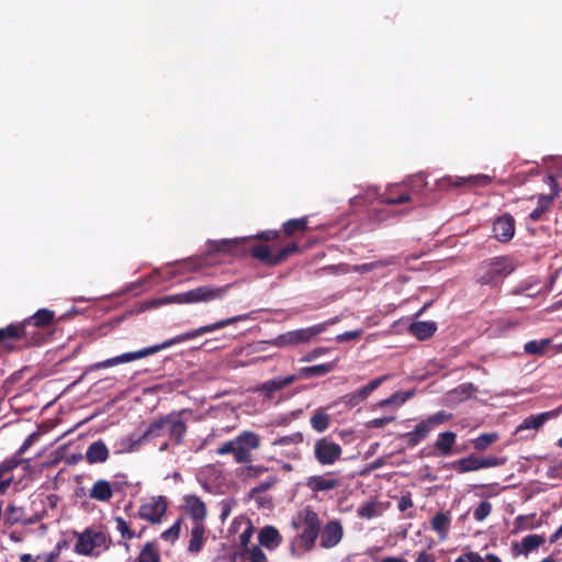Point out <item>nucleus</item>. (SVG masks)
<instances>
[{
  "instance_id": "nucleus-20",
  "label": "nucleus",
  "mask_w": 562,
  "mask_h": 562,
  "mask_svg": "<svg viewBox=\"0 0 562 562\" xmlns=\"http://www.w3.org/2000/svg\"><path fill=\"white\" fill-rule=\"evenodd\" d=\"M45 329L38 328L25 319L21 322V334L24 346H37L46 341L47 335Z\"/></svg>"
},
{
  "instance_id": "nucleus-16",
  "label": "nucleus",
  "mask_w": 562,
  "mask_h": 562,
  "mask_svg": "<svg viewBox=\"0 0 562 562\" xmlns=\"http://www.w3.org/2000/svg\"><path fill=\"white\" fill-rule=\"evenodd\" d=\"M562 414V404L557 408L548 412H543L536 415H530L522 420V423L517 427L516 432H520L526 429H535L538 430L543 424L552 418H555Z\"/></svg>"
},
{
  "instance_id": "nucleus-15",
  "label": "nucleus",
  "mask_w": 562,
  "mask_h": 562,
  "mask_svg": "<svg viewBox=\"0 0 562 562\" xmlns=\"http://www.w3.org/2000/svg\"><path fill=\"white\" fill-rule=\"evenodd\" d=\"M494 237L502 243L509 241L515 234V220L509 213L497 217L493 223Z\"/></svg>"
},
{
  "instance_id": "nucleus-36",
  "label": "nucleus",
  "mask_w": 562,
  "mask_h": 562,
  "mask_svg": "<svg viewBox=\"0 0 562 562\" xmlns=\"http://www.w3.org/2000/svg\"><path fill=\"white\" fill-rule=\"evenodd\" d=\"M311 426L317 432H324L330 426V416L324 408H318L311 417Z\"/></svg>"
},
{
  "instance_id": "nucleus-25",
  "label": "nucleus",
  "mask_w": 562,
  "mask_h": 562,
  "mask_svg": "<svg viewBox=\"0 0 562 562\" xmlns=\"http://www.w3.org/2000/svg\"><path fill=\"white\" fill-rule=\"evenodd\" d=\"M258 541L267 549L273 550L281 544L282 537L276 527L266 526L260 530L258 535Z\"/></svg>"
},
{
  "instance_id": "nucleus-63",
  "label": "nucleus",
  "mask_w": 562,
  "mask_h": 562,
  "mask_svg": "<svg viewBox=\"0 0 562 562\" xmlns=\"http://www.w3.org/2000/svg\"><path fill=\"white\" fill-rule=\"evenodd\" d=\"M61 550V544L58 543L55 550L45 555L44 562H57Z\"/></svg>"
},
{
  "instance_id": "nucleus-12",
  "label": "nucleus",
  "mask_w": 562,
  "mask_h": 562,
  "mask_svg": "<svg viewBox=\"0 0 562 562\" xmlns=\"http://www.w3.org/2000/svg\"><path fill=\"white\" fill-rule=\"evenodd\" d=\"M187 412V409L173 411L166 415V431L169 440L176 446H181L184 442L188 426L181 416Z\"/></svg>"
},
{
  "instance_id": "nucleus-5",
  "label": "nucleus",
  "mask_w": 562,
  "mask_h": 562,
  "mask_svg": "<svg viewBox=\"0 0 562 562\" xmlns=\"http://www.w3.org/2000/svg\"><path fill=\"white\" fill-rule=\"evenodd\" d=\"M301 248L297 243L293 241L283 247H280L276 252H272L270 246L263 244H256L249 247V254L252 258L259 260L266 266H278L288 260L294 254H299Z\"/></svg>"
},
{
  "instance_id": "nucleus-39",
  "label": "nucleus",
  "mask_w": 562,
  "mask_h": 562,
  "mask_svg": "<svg viewBox=\"0 0 562 562\" xmlns=\"http://www.w3.org/2000/svg\"><path fill=\"white\" fill-rule=\"evenodd\" d=\"M550 344L551 339L549 338L541 340H530L525 344L524 351L527 355L542 356Z\"/></svg>"
},
{
  "instance_id": "nucleus-44",
  "label": "nucleus",
  "mask_w": 562,
  "mask_h": 562,
  "mask_svg": "<svg viewBox=\"0 0 562 562\" xmlns=\"http://www.w3.org/2000/svg\"><path fill=\"white\" fill-rule=\"evenodd\" d=\"M240 241L237 239H224L221 241H213L210 251L212 252H231L237 247Z\"/></svg>"
},
{
  "instance_id": "nucleus-17",
  "label": "nucleus",
  "mask_w": 562,
  "mask_h": 562,
  "mask_svg": "<svg viewBox=\"0 0 562 562\" xmlns=\"http://www.w3.org/2000/svg\"><path fill=\"white\" fill-rule=\"evenodd\" d=\"M344 529L338 520H329L322 532L321 546L325 549L336 547L342 539Z\"/></svg>"
},
{
  "instance_id": "nucleus-1",
  "label": "nucleus",
  "mask_w": 562,
  "mask_h": 562,
  "mask_svg": "<svg viewBox=\"0 0 562 562\" xmlns=\"http://www.w3.org/2000/svg\"><path fill=\"white\" fill-rule=\"evenodd\" d=\"M246 318H247L246 315H237V316L228 317L225 319H221L213 324L204 325L196 329H192V330L182 333V334H180L173 338H170L161 344L149 346V347H146L140 350L133 351V352H125L123 355L98 362V363L93 364V369H97V370L105 369V368H110L113 366L135 361V360L142 359V358L151 356V355H154L160 350H164L166 348H169L176 344L184 342V341L194 339L199 336H202L204 334L213 333L217 329H222L226 326L233 325V324L244 321Z\"/></svg>"
},
{
  "instance_id": "nucleus-13",
  "label": "nucleus",
  "mask_w": 562,
  "mask_h": 562,
  "mask_svg": "<svg viewBox=\"0 0 562 562\" xmlns=\"http://www.w3.org/2000/svg\"><path fill=\"white\" fill-rule=\"evenodd\" d=\"M492 182L487 175H473L469 177L448 176L440 180L441 188H475L486 187Z\"/></svg>"
},
{
  "instance_id": "nucleus-43",
  "label": "nucleus",
  "mask_w": 562,
  "mask_h": 562,
  "mask_svg": "<svg viewBox=\"0 0 562 562\" xmlns=\"http://www.w3.org/2000/svg\"><path fill=\"white\" fill-rule=\"evenodd\" d=\"M279 482V477L276 475H270L267 480L260 482L257 486L250 490L249 496L257 497L258 494H262L266 491L273 488Z\"/></svg>"
},
{
  "instance_id": "nucleus-26",
  "label": "nucleus",
  "mask_w": 562,
  "mask_h": 562,
  "mask_svg": "<svg viewBox=\"0 0 562 562\" xmlns=\"http://www.w3.org/2000/svg\"><path fill=\"white\" fill-rule=\"evenodd\" d=\"M205 525L203 522H195L190 535L188 552L198 554L202 551L205 542Z\"/></svg>"
},
{
  "instance_id": "nucleus-14",
  "label": "nucleus",
  "mask_w": 562,
  "mask_h": 562,
  "mask_svg": "<svg viewBox=\"0 0 562 562\" xmlns=\"http://www.w3.org/2000/svg\"><path fill=\"white\" fill-rule=\"evenodd\" d=\"M341 480L336 472L312 475L306 479L305 486L313 493L328 492L338 488Z\"/></svg>"
},
{
  "instance_id": "nucleus-24",
  "label": "nucleus",
  "mask_w": 562,
  "mask_h": 562,
  "mask_svg": "<svg viewBox=\"0 0 562 562\" xmlns=\"http://www.w3.org/2000/svg\"><path fill=\"white\" fill-rule=\"evenodd\" d=\"M113 494L114 490L112 484L104 479L97 480L89 491V497L91 499L103 503L110 502L113 497Z\"/></svg>"
},
{
  "instance_id": "nucleus-10",
  "label": "nucleus",
  "mask_w": 562,
  "mask_h": 562,
  "mask_svg": "<svg viewBox=\"0 0 562 562\" xmlns=\"http://www.w3.org/2000/svg\"><path fill=\"white\" fill-rule=\"evenodd\" d=\"M342 448L327 437L317 439L314 443V458L321 465H333L341 459Z\"/></svg>"
},
{
  "instance_id": "nucleus-58",
  "label": "nucleus",
  "mask_w": 562,
  "mask_h": 562,
  "mask_svg": "<svg viewBox=\"0 0 562 562\" xmlns=\"http://www.w3.org/2000/svg\"><path fill=\"white\" fill-rule=\"evenodd\" d=\"M454 562H483V558L476 552L461 554Z\"/></svg>"
},
{
  "instance_id": "nucleus-29",
  "label": "nucleus",
  "mask_w": 562,
  "mask_h": 562,
  "mask_svg": "<svg viewBox=\"0 0 562 562\" xmlns=\"http://www.w3.org/2000/svg\"><path fill=\"white\" fill-rule=\"evenodd\" d=\"M338 359L330 361L328 363L315 364L311 367H303L299 371L300 378H312V376H324L327 373L331 372L337 366Z\"/></svg>"
},
{
  "instance_id": "nucleus-22",
  "label": "nucleus",
  "mask_w": 562,
  "mask_h": 562,
  "mask_svg": "<svg viewBox=\"0 0 562 562\" xmlns=\"http://www.w3.org/2000/svg\"><path fill=\"white\" fill-rule=\"evenodd\" d=\"M166 431V415L159 417L158 419L151 422L144 434L136 440H132V445L130 447V451L136 449L142 442L148 441L150 439L161 437Z\"/></svg>"
},
{
  "instance_id": "nucleus-6",
  "label": "nucleus",
  "mask_w": 562,
  "mask_h": 562,
  "mask_svg": "<svg viewBox=\"0 0 562 562\" xmlns=\"http://www.w3.org/2000/svg\"><path fill=\"white\" fill-rule=\"evenodd\" d=\"M451 418V414L439 411L426 419L420 420L414 428V430L405 432L402 438L405 439L408 447H416L420 441L426 439L430 431L436 427L442 425Z\"/></svg>"
},
{
  "instance_id": "nucleus-40",
  "label": "nucleus",
  "mask_w": 562,
  "mask_h": 562,
  "mask_svg": "<svg viewBox=\"0 0 562 562\" xmlns=\"http://www.w3.org/2000/svg\"><path fill=\"white\" fill-rule=\"evenodd\" d=\"M115 528L121 533L123 539L132 540L140 538V533H136L131 529L128 522L121 516L114 517Z\"/></svg>"
},
{
  "instance_id": "nucleus-11",
  "label": "nucleus",
  "mask_w": 562,
  "mask_h": 562,
  "mask_svg": "<svg viewBox=\"0 0 562 562\" xmlns=\"http://www.w3.org/2000/svg\"><path fill=\"white\" fill-rule=\"evenodd\" d=\"M168 509L165 496H157L139 506L137 517L147 520L151 525L160 524Z\"/></svg>"
},
{
  "instance_id": "nucleus-48",
  "label": "nucleus",
  "mask_w": 562,
  "mask_h": 562,
  "mask_svg": "<svg viewBox=\"0 0 562 562\" xmlns=\"http://www.w3.org/2000/svg\"><path fill=\"white\" fill-rule=\"evenodd\" d=\"M492 512V504L488 501H483L474 509L473 516L477 521H483Z\"/></svg>"
},
{
  "instance_id": "nucleus-55",
  "label": "nucleus",
  "mask_w": 562,
  "mask_h": 562,
  "mask_svg": "<svg viewBox=\"0 0 562 562\" xmlns=\"http://www.w3.org/2000/svg\"><path fill=\"white\" fill-rule=\"evenodd\" d=\"M280 236V232L276 229H268L259 233L255 238L262 241L276 240Z\"/></svg>"
},
{
  "instance_id": "nucleus-53",
  "label": "nucleus",
  "mask_w": 562,
  "mask_h": 562,
  "mask_svg": "<svg viewBox=\"0 0 562 562\" xmlns=\"http://www.w3.org/2000/svg\"><path fill=\"white\" fill-rule=\"evenodd\" d=\"M249 562H268L266 553L257 546L249 550Z\"/></svg>"
},
{
  "instance_id": "nucleus-61",
  "label": "nucleus",
  "mask_w": 562,
  "mask_h": 562,
  "mask_svg": "<svg viewBox=\"0 0 562 562\" xmlns=\"http://www.w3.org/2000/svg\"><path fill=\"white\" fill-rule=\"evenodd\" d=\"M268 468L263 465H249L247 468V474L249 477H258L259 475L266 473Z\"/></svg>"
},
{
  "instance_id": "nucleus-47",
  "label": "nucleus",
  "mask_w": 562,
  "mask_h": 562,
  "mask_svg": "<svg viewBox=\"0 0 562 562\" xmlns=\"http://www.w3.org/2000/svg\"><path fill=\"white\" fill-rule=\"evenodd\" d=\"M357 515L363 519H371L378 515L376 505L374 502H368L358 508Z\"/></svg>"
},
{
  "instance_id": "nucleus-62",
  "label": "nucleus",
  "mask_w": 562,
  "mask_h": 562,
  "mask_svg": "<svg viewBox=\"0 0 562 562\" xmlns=\"http://www.w3.org/2000/svg\"><path fill=\"white\" fill-rule=\"evenodd\" d=\"M554 195H557V191H553L550 195H540L538 199V205L542 206V209L547 211L552 203Z\"/></svg>"
},
{
  "instance_id": "nucleus-38",
  "label": "nucleus",
  "mask_w": 562,
  "mask_h": 562,
  "mask_svg": "<svg viewBox=\"0 0 562 562\" xmlns=\"http://www.w3.org/2000/svg\"><path fill=\"white\" fill-rule=\"evenodd\" d=\"M498 438H499V436L497 432H485V434H482L479 437L472 439V445L476 451H484L491 445L496 442L498 440Z\"/></svg>"
},
{
  "instance_id": "nucleus-8",
  "label": "nucleus",
  "mask_w": 562,
  "mask_h": 562,
  "mask_svg": "<svg viewBox=\"0 0 562 562\" xmlns=\"http://www.w3.org/2000/svg\"><path fill=\"white\" fill-rule=\"evenodd\" d=\"M299 520L303 525V530L299 535L301 546L305 551H311L319 536L321 520L317 513L311 507H305L299 514Z\"/></svg>"
},
{
  "instance_id": "nucleus-50",
  "label": "nucleus",
  "mask_w": 562,
  "mask_h": 562,
  "mask_svg": "<svg viewBox=\"0 0 562 562\" xmlns=\"http://www.w3.org/2000/svg\"><path fill=\"white\" fill-rule=\"evenodd\" d=\"M340 402L349 407V408H352L355 406H357L358 404H360L362 401V398L360 396H358V391H355V392H351V393H348L346 395H344L341 398H340Z\"/></svg>"
},
{
  "instance_id": "nucleus-27",
  "label": "nucleus",
  "mask_w": 562,
  "mask_h": 562,
  "mask_svg": "<svg viewBox=\"0 0 562 562\" xmlns=\"http://www.w3.org/2000/svg\"><path fill=\"white\" fill-rule=\"evenodd\" d=\"M457 441V434L453 431L439 432L437 440L435 441V450L438 451V456H450L452 454V448Z\"/></svg>"
},
{
  "instance_id": "nucleus-19",
  "label": "nucleus",
  "mask_w": 562,
  "mask_h": 562,
  "mask_svg": "<svg viewBox=\"0 0 562 562\" xmlns=\"http://www.w3.org/2000/svg\"><path fill=\"white\" fill-rule=\"evenodd\" d=\"M183 509L195 522H203L206 517V506L196 495L183 496Z\"/></svg>"
},
{
  "instance_id": "nucleus-46",
  "label": "nucleus",
  "mask_w": 562,
  "mask_h": 562,
  "mask_svg": "<svg viewBox=\"0 0 562 562\" xmlns=\"http://www.w3.org/2000/svg\"><path fill=\"white\" fill-rule=\"evenodd\" d=\"M303 435L301 432H294L290 436H283L273 441V446H290L299 445L303 442Z\"/></svg>"
},
{
  "instance_id": "nucleus-49",
  "label": "nucleus",
  "mask_w": 562,
  "mask_h": 562,
  "mask_svg": "<svg viewBox=\"0 0 562 562\" xmlns=\"http://www.w3.org/2000/svg\"><path fill=\"white\" fill-rule=\"evenodd\" d=\"M391 263H393L392 260H378V261L367 262V263H362V265L358 266L357 271L364 273V272H369L376 268L389 266Z\"/></svg>"
},
{
  "instance_id": "nucleus-21",
  "label": "nucleus",
  "mask_w": 562,
  "mask_h": 562,
  "mask_svg": "<svg viewBox=\"0 0 562 562\" xmlns=\"http://www.w3.org/2000/svg\"><path fill=\"white\" fill-rule=\"evenodd\" d=\"M546 542V539L541 535L531 533L522 538L520 542L512 543V551L515 557L528 555L530 552L537 550L540 546Z\"/></svg>"
},
{
  "instance_id": "nucleus-30",
  "label": "nucleus",
  "mask_w": 562,
  "mask_h": 562,
  "mask_svg": "<svg viewBox=\"0 0 562 562\" xmlns=\"http://www.w3.org/2000/svg\"><path fill=\"white\" fill-rule=\"evenodd\" d=\"M411 200V195L397 184L387 188L382 196V202L390 205L403 204Z\"/></svg>"
},
{
  "instance_id": "nucleus-32",
  "label": "nucleus",
  "mask_w": 562,
  "mask_h": 562,
  "mask_svg": "<svg viewBox=\"0 0 562 562\" xmlns=\"http://www.w3.org/2000/svg\"><path fill=\"white\" fill-rule=\"evenodd\" d=\"M95 547L91 537V528H87L78 536V541L75 544V551L81 555H91Z\"/></svg>"
},
{
  "instance_id": "nucleus-56",
  "label": "nucleus",
  "mask_w": 562,
  "mask_h": 562,
  "mask_svg": "<svg viewBox=\"0 0 562 562\" xmlns=\"http://www.w3.org/2000/svg\"><path fill=\"white\" fill-rule=\"evenodd\" d=\"M411 507H413L412 496L411 493H406L398 498L397 508L403 513Z\"/></svg>"
},
{
  "instance_id": "nucleus-4",
  "label": "nucleus",
  "mask_w": 562,
  "mask_h": 562,
  "mask_svg": "<svg viewBox=\"0 0 562 562\" xmlns=\"http://www.w3.org/2000/svg\"><path fill=\"white\" fill-rule=\"evenodd\" d=\"M260 447V436L251 430H244L234 439L228 440L216 449L218 456L233 454L237 463L252 461L251 451Z\"/></svg>"
},
{
  "instance_id": "nucleus-64",
  "label": "nucleus",
  "mask_w": 562,
  "mask_h": 562,
  "mask_svg": "<svg viewBox=\"0 0 562 562\" xmlns=\"http://www.w3.org/2000/svg\"><path fill=\"white\" fill-rule=\"evenodd\" d=\"M391 396H396L394 404H403L412 396V392H395Z\"/></svg>"
},
{
  "instance_id": "nucleus-41",
  "label": "nucleus",
  "mask_w": 562,
  "mask_h": 562,
  "mask_svg": "<svg viewBox=\"0 0 562 562\" xmlns=\"http://www.w3.org/2000/svg\"><path fill=\"white\" fill-rule=\"evenodd\" d=\"M389 379V375H381L376 379L371 380L367 385L362 386L358 391V396L366 401L384 381Z\"/></svg>"
},
{
  "instance_id": "nucleus-59",
  "label": "nucleus",
  "mask_w": 562,
  "mask_h": 562,
  "mask_svg": "<svg viewBox=\"0 0 562 562\" xmlns=\"http://www.w3.org/2000/svg\"><path fill=\"white\" fill-rule=\"evenodd\" d=\"M325 352H326V348H324V347L315 348V349L311 350L310 352H307L301 359V361H303V362H311V361L315 360L316 358H318L319 356H322Z\"/></svg>"
},
{
  "instance_id": "nucleus-57",
  "label": "nucleus",
  "mask_w": 562,
  "mask_h": 562,
  "mask_svg": "<svg viewBox=\"0 0 562 562\" xmlns=\"http://www.w3.org/2000/svg\"><path fill=\"white\" fill-rule=\"evenodd\" d=\"M38 438V434L37 432H33L25 440L24 442L22 443V446L18 449L16 451V457H20L22 456L34 442L35 440Z\"/></svg>"
},
{
  "instance_id": "nucleus-9",
  "label": "nucleus",
  "mask_w": 562,
  "mask_h": 562,
  "mask_svg": "<svg viewBox=\"0 0 562 562\" xmlns=\"http://www.w3.org/2000/svg\"><path fill=\"white\" fill-rule=\"evenodd\" d=\"M507 459L505 457H477L476 454H469L468 457L458 459L452 462V468L458 473H467L472 471H479L486 468H495L504 465Z\"/></svg>"
},
{
  "instance_id": "nucleus-7",
  "label": "nucleus",
  "mask_w": 562,
  "mask_h": 562,
  "mask_svg": "<svg viewBox=\"0 0 562 562\" xmlns=\"http://www.w3.org/2000/svg\"><path fill=\"white\" fill-rule=\"evenodd\" d=\"M325 324H316L306 328H300L278 335L268 341L269 345L277 348L293 347L311 341L314 337L325 330Z\"/></svg>"
},
{
  "instance_id": "nucleus-34",
  "label": "nucleus",
  "mask_w": 562,
  "mask_h": 562,
  "mask_svg": "<svg viewBox=\"0 0 562 562\" xmlns=\"http://www.w3.org/2000/svg\"><path fill=\"white\" fill-rule=\"evenodd\" d=\"M55 318V313L48 308H41L31 317L25 321L33 324L38 328L45 329L47 326L52 325Z\"/></svg>"
},
{
  "instance_id": "nucleus-37",
  "label": "nucleus",
  "mask_w": 562,
  "mask_h": 562,
  "mask_svg": "<svg viewBox=\"0 0 562 562\" xmlns=\"http://www.w3.org/2000/svg\"><path fill=\"white\" fill-rule=\"evenodd\" d=\"M137 562H160V554L154 542L145 543L137 558Z\"/></svg>"
},
{
  "instance_id": "nucleus-2",
  "label": "nucleus",
  "mask_w": 562,
  "mask_h": 562,
  "mask_svg": "<svg viewBox=\"0 0 562 562\" xmlns=\"http://www.w3.org/2000/svg\"><path fill=\"white\" fill-rule=\"evenodd\" d=\"M229 288V284L222 286L213 284L201 285L182 293L153 299L146 302V308H155L167 304L209 303L212 301L222 300L226 295Z\"/></svg>"
},
{
  "instance_id": "nucleus-42",
  "label": "nucleus",
  "mask_w": 562,
  "mask_h": 562,
  "mask_svg": "<svg viewBox=\"0 0 562 562\" xmlns=\"http://www.w3.org/2000/svg\"><path fill=\"white\" fill-rule=\"evenodd\" d=\"M182 522L183 518L179 517L170 528L161 532L160 538L167 542L175 543L180 537Z\"/></svg>"
},
{
  "instance_id": "nucleus-18",
  "label": "nucleus",
  "mask_w": 562,
  "mask_h": 562,
  "mask_svg": "<svg viewBox=\"0 0 562 562\" xmlns=\"http://www.w3.org/2000/svg\"><path fill=\"white\" fill-rule=\"evenodd\" d=\"M296 380L295 375H289L285 378H276L269 381H266L257 386L256 392H258L265 398L271 400L274 394L286 386L291 385Z\"/></svg>"
},
{
  "instance_id": "nucleus-51",
  "label": "nucleus",
  "mask_w": 562,
  "mask_h": 562,
  "mask_svg": "<svg viewBox=\"0 0 562 562\" xmlns=\"http://www.w3.org/2000/svg\"><path fill=\"white\" fill-rule=\"evenodd\" d=\"M395 420V416H384L380 418L371 419L366 424L367 428H383L386 425L393 423Z\"/></svg>"
},
{
  "instance_id": "nucleus-54",
  "label": "nucleus",
  "mask_w": 562,
  "mask_h": 562,
  "mask_svg": "<svg viewBox=\"0 0 562 562\" xmlns=\"http://www.w3.org/2000/svg\"><path fill=\"white\" fill-rule=\"evenodd\" d=\"M91 537L93 539L95 549L101 548V547L108 548V546H106L108 537L103 531H95V530L91 529Z\"/></svg>"
},
{
  "instance_id": "nucleus-60",
  "label": "nucleus",
  "mask_w": 562,
  "mask_h": 562,
  "mask_svg": "<svg viewBox=\"0 0 562 562\" xmlns=\"http://www.w3.org/2000/svg\"><path fill=\"white\" fill-rule=\"evenodd\" d=\"M252 536V526H248L240 535H239V542L243 548H246L251 539Z\"/></svg>"
},
{
  "instance_id": "nucleus-35",
  "label": "nucleus",
  "mask_w": 562,
  "mask_h": 562,
  "mask_svg": "<svg viewBox=\"0 0 562 562\" xmlns=\"http://www.w3.org/2000/svg\"><path fill=\"white\" fill-rule=\"evenodd\" d=\"M307 229V218H291L283 223L282 232L286 237H293L296 234H303Z\"/></svg>"
},
{
  "instance_id": "nucleus-52",
  "label": "nucleus",
  "mask_w": 562,
  "mask_h": 562,
  "mask_svg": "<svg viewBox=\"0 0 562 562\" xmlns=\"http://www.w3.org/2000/svg\"><path fill=\"white\" fill-rule=\"evenodd\" d=\"M22 461L23 460L19 459V457H16L15 454L13 458L4 460L3 462L0 463V471L3 472V474L9 473L15 468H18L22 463Z\"/></svg>"
},
{
  "instance_id": "nucleus-28",
  "label": "nucleus",
  "mask_w": 562,
  "mask_h": 562,
  "mask_svg": "<svg viewBox=\"0 0 562 562\" xmlns=\"http://www.w3.org/2000/svg\"><path fill=\"white\" fill-rule=\"evenodd\" d=\"M8 340H22L21 323L10 324L4 328H0V345L8 351H13L14 347Z\"/></svg>"
},
{
  "instance_id": "nucleus-45",
  "label": "nucleus",
  "mask_w": 562,
  "mask_h": 562,
  "mask_svg": "<svg viewBox=\"0 0 562 562\" xmlns=\"http://www.w3.org/2000/svg\"><path fill=\"white\" fill-rule=\"evenodd\" d=\"M23 509L21 507L15 506L14 504H9L5 510L4 520L10 526L15 525L22 520Z\"/></svg>"
},
{
  "instance_id": "nucleus-3",
  "label": "nucleus",
  "mask_w": 562,
  "mask_h": 562,
  "mask_svg": "<svg viewBox=\"0 0 562 562\" xmlns=\"http://www.w3.org/2000/svg\"><path fill=\"white\" fill-rule=\"evenodd\" d=\"M515 267L509 257H493L479 263L475 269V281L481 285L498 286Z\"/></svg>"
},
{
  "instance_id": "nucleus-31",
  "label": "nucleus",
  "mask_w": 562,
  "mask_h": 562,
  "mask_svg": "<svg viewBox=\"0 0 562 562\" xmlns=\"http://www.w3.org/2000/svg\"><path fill=\"white\" fill-rule=\"evenodd\" d=\"M437 330L435 322H414L409 326V331L418 339L426 340L430 338Z\"/></svg>"
},
{
  "instance_id": "nucleus-33",
  "label": "nucleus",
  "mask_w": 562,
  "mask_h": 562,
  "mask_svg": "<svg viewBox=\"0 0 562 562\" xmlns=\"http://www.w3.org/2000/svg\"><path fill=\"white\" fill-rule=\"evenodd\" d=\"M450 516L448 513H437L431 521V529L435 530L441 539H445L449 532L450 529Z\"/></svg>"
},
{
  "instance_id": "nucleus-23",
  "label": "nucleus",
  "mask_w": 562,
  "mask_h": 562,
  "mask_svg": "<svg viewBox=\"0 0 562 562\" xmlns=\"http://www.w3.org/2000/svg\"><path fill=\"white\" fill-rule=\"evenodd\" d=\"M109 457V449L102 440L93 441L86 451V460L89 464L104 463Z\"/></svg>"
}]
</instances>
